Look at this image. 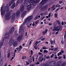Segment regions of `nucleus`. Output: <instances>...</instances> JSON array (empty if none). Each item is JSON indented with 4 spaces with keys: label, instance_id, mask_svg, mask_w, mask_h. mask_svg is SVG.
Returning <instances> with one entry per match:
<instances>
[{
    "label": "nucleus",
    "instance_id": "45",
    "mask_svg": "<svg viewBox=\"0 0 66 66\" xmlns=\"http://www.w3.org/2000/svg\"><path fill=\"white\" fill-rule=\"evenodd\" d=\"M3 65V63H0V66H2V65Z\"/></svg>",
    "mask_w": 66,
    "mask_h": 66
},
{
    "label": "nucleus",
    "instance_id": "4",
    "mask_svg": "<svg viewBox=\"0 0 66 66\" xmlns=\"http://www.w3.org/2000/svg\"><path fill=\"white\" fill-rule=\"evenodd\" d=\"M62 26H60L57 27H54V29H53L52 31H59V30L60 31L62 30Z\"/></svg>",
    "mask_w": 66,
    "mask_h": 66
},
{
    "label": "nucleus",
    "instance_id": "34",
    "mask_svg": "<svg viewBox=\"0 0 66 66\" xmlns=\"http://www.w3.org/2000/svg\"><path fill=\"white\" fill-rule=\"evenodd\" d=\"M56 7H61V6L59 4H57V5H56L55 6Z\"/></svg>",
    "mask_w": 66,
    "mask_h": 66
},
{
    "label": "nucleus",
    "instance_id": "39",
    "mask_svg": "<svg viewBox=\"0 0 66 66\" xmlns=\"http://www.w3.org/2000/svg\"><path fill=\"white\" fill-rule=\"evenodd\" d=\"M54 50V49L53 48H50L49 49V51H52Z\"/></svg>",
    "mask_w": 66,
    "mask_h": 66
},
{
    "label": "nucleus",
    "instance_id": "6",
    "mask_svg": "<svg viewBox=\"0 0 66 66\" xmlns=\"http://www.w3.org/2000/svg\"><path fill=\"white\" fill-rule=\"evenodd\" d=\"M56 64L55 62L54 61H51L50 62V66H55Z\"/></svg>",
    "mask_w": 66,
    "mask_h": 66
},
{
    "label": "nucleus",
    "instance_id": "29",
    "mask_svg": "<svg viewBox=\"0 0 66 66\" xmlns=\"http://www.w3.org/2000/svg\"><path fill=\"white\" fill-rule=\"evenodd\" d=\"M56 22L58 24H61V22L59 20H57L56 21Z\"/></svg>",
    "mask_w": 66,
    "mask_h": 66
},
{
    "label": "nucleus",
    "instance_id": "20",
    "mask_svg": "<svg viewBox=\"0 0 66 66\" xmlns=\"http://www.w3.org/2000/svg\"><path fill=\"white\" fill-rule=\"evenodd\" d=\"M41 42V41H36V43L35 44V45L36 46L37 45V44H39Z\"/></svg>",
    "mask_w": 66,
    "mask_h": 66
},
{
    "label": "nucleus",
    "instance_id": "18",
    "mask_svg": "<svg viewBox=\"0 0 66 66\" xmlns=\"http://www.w3.org/2000/svg\"><path fill=\"white\" fill-rule=\"evenodd\" d=\"M26 13H27V11H24L22 14V17H24L26 14Z\"/></svg>",
    "mask_w": 66,
    "mask_h": 66
},
{
    "label": "nucleus",
    "instance_id": "59",
    "mask_svg": "<svg viewBox=\"0 0 66 66\" xmlns=\"http://www.w3.org/2000/svg\"><path fill=\"white\" fill-rule=\"evenodd\" d=\"M36 64H37V65H38V64H39V62H37Z\"/></svg>",
    "mask_w": 66,
    "mask_h": 66
},
{
    "label": "nucleus",
    "instance_id": "62",
    "mask_svg": "<svg viewBox=\"0 0 66 66\" xmlns=\"http://www.w3.org/2000/svg\"><path fill=\"white\" fill-rule=\"evenodd\" d=\"M44 13H42L41 14V16H43V15H44Z\"/></svg>",
    "mask_w": 66,
    "mask_h": 66
},
{
    "label": "nucleus",
    "instance_id": "2",
    "mask_svg": "<svg viewBox=\"0 0 66 66\" xmlns=\"http://www.w3.org/2000/svg\"><path fill=\"white\" fill-rule=\"evenodd\" d=\"M33 18V16L32 15H30L28 17V18L24 20V22L22 24V25L24 26L26 24V23H27V21H30L31 20H32Z\"/></svg>",
    "mask_w": 66,
    "mask_h": 66
},
{
    "label": "nucleus",
    "instance_id": "10",
    "mask_svg": "<svg viewBox=\"0 0 66 66\" xmlns=\"http://www.w3.org/2000/svg\"><path fill=\"white\" fill-rule=\"evenodd\" d=\"M42 57H43V55L40 56L39 58V61L40 62H42L44 59V58H43L42 59Z\"/></svg>",
    "mask_w": 66,
    "mask_h": 66
},
{
    "label": "nucleus",
    "instance_id": "33",
    "mask_svg": "<svg viewBox=\"0 0 66 66\" xmlns=\"http://www.w3.org/2000/svg\"><path fill=\"white\" fill-rule=\"evenodd\" d=\"M15 16H13L12 17V20H13V21H14V20H15Z\"/></svg>",
    "mask_w": 66,
    "mask_h": 66
},
{
    "label": "nucleus",
    "instance_id": "36",
    "mask_svg": "<svg viewBox=\"0 0 66 66\" xmlns=\"http://www.w3.org/2000/svg\"><path fill=\"white\" fill-rule=\"evenodd\" d=\"M10 53H9L8 54L7 57H8V58H9V57H10Z\"/></svg>",
    "mask_w": 66,
    "mask_h": 66
},
{
    "label": "nucleus",
    "instance_id": "9",
    "mask_svg": "<svg viewBox=\"0 0 66 66\" xmlns=\"http://www.w3.org/2000/svg\"><path fill=\"white\" fill-rule=\"evenodd\" d=\"M3 9V5H2V6L1 7V10L2 11H1V14L2 15H4V14H5V11L4 10H2Z\"/></svg>",
    "mask_w": 66,
    "mask_h": 66
},
{
    "label": "nucleus",
    "instance_id": "24",
    "mask_svg": "<svg viewBox=\"0 0 66 66\" xmlns=\"http://www.w3.org/2000/svg\"><path fill=\"white\" fill-rule=\"evenodd\" d=\"M19 14H20V11L19 10L16 12V15L17 16H18L19 15Z\"/></svg>",
    "mask_w": 66,
    "mask_h": 66
},
{
    "label": "nucleus",
    "instance_id": "23",
    "mask_svg": "<svg viewBox=\"0 0 66 66\" xmlns=\"http://www.w3.org/2000/svg\"><path fill=\"white\" fill-rule=\"evenodd\" d=\"M46 7H40V10H44L45 9V8H46Z\"/></svg>",
    "mask_w": 66,
    "mask_h": 66
},
{
    "label": "nucleus",
    "instance_id": "43",
    "mask_svg": "<svg viewBox=\"0 0 66 66\" xmlns=\"http://www.w3.org/2000/svg\"><path fill=\"white\" fill-rule=\"evenodd\" d=\"M43 49H47V48L46 47H42Z\"/></svg>",
    "mask_w": 66,
    "mask_h": 66
},
{
    "label": "nucleus",
    "instance_id": "21",
    "mask_svg": "<svg viewBox=\"0 0 66 66\" xmlns=\"http://www.w3.org/2000/svg\"><path fill=\"white\" fill-rule=\"evenodd\" d=\"M13 45L14 46H16L17 45V43L16 41H15L13 43Z\"/></svg>",
    "mask_w": 66,
    "mask_h": 66
},
{
    "label": "nucleus",
    "instance_id": "38",
    "mask_svg": "<svg viewBox=\"0 0 66 66\" xmlns=\"http://www.w3.org/2000/svg\"><path fill=\"white\" fill-rule=\"evenodd\" d=\"M34 47L35 49H37L38 48V47H36V46L35 45Z\"/></svg>",
    "mask_w": 66,
    "mask_h": 66
},
{
    "label": "nucleus",
    "instance_id": "48",
    "mask_svg": "<svg viewBox=\"0 0 66 66\" xmlns=\"http://www.w3.org/2000/svg\"><path fill=\"white\" fill-rule=\"evenodd\" d=\"M46 59H50V56H48L47 57H46Z\"/></svg>",
    "mask_w": 66,
    "mask_h": 66
},
{
    "label": "nucleus",
    "instance_id": "14",
    "mask_svg": "<svg viewBox=\"0 0 66 66\" xmlns=\"http://www.w3.org/2000/svg\"><path fill=\"white\" fill-rule=\"evenodd\" d=\"M60 63V61H59L57 62V66H64L65 65V63H64L62 64V65H59Z\"/></svg>",
    "mask_w": 66,
    "mask_h": 66
},
{
    "label": "nucleus",
    "instance_id": "35",
    "mask_svg": "<svg viewBox=\"0 0 66 66\" xmlns=\"http://www.w3.org/2000/svg\"><path fill=\"white\" fill-rule=\"evenodd\" d=\"M53 57H54V54H53L50 57L51 58H52Z\"/></svg>",
    "mask_w": 66,
    "mask_h": 66
},
{
    "label": "nucleus",
    "instance_id": "44",
    "mask_svg": "<svg viewBox=\"0 0 66 66\" xmlns=\"http://www.w3.org/2000/svg\"><path fill=\"white\" fill-rule=\"evenodd\" d=\"M62 58V56H60L58 57V59H61Z\"/></svg>",
    "mask_w": 66,
    "mask_h": 66
},
{
    "label": "nucleus",
    "instance_id": "19",
    "mask_svg": "<svg viewBox=\"0 0 66 66\" xmlns=\"http://www.w3.org/2000/svg\"><path fill=\"white\" fill-rule=\"evenodd\" d=\"M47 31H48V29H46L45 31H43V35H45V34L47 33Z\"/></svg>",
    "mask_w": 66,
    "mask_h": 66
},
{
    "label": "nucleus",
    "instance_id": "31",
    "mask_svg": "<svg viewBox=\"0 0 66 66\" xmlns=\"http://www.w3.org/2000/svg\"><path fill=\"white\" fill-rule=\"evenodd\" d=\"M43 52L44 53H47L48 52V51L46 50H45Z\"/></svg>",
    "mask_w": 66,
    "mask_h": 66
},
{
    "label": "nucleus",
    "instance_id": "16",
    "mask_svg": "<svg viewBox=\"0 0 66 66\" xmlns=\"http://www.w3.org/2000/svg\"><path fill=\"white\" fill-rule=\"evenodd\" d=\"M13 39H11L10 40V42H9V45L10 46H12V45H13V43H12V42H13Z\"/></svg>",
    "mask_w": 66,
    "mask_h": 66
},
{
    "label": "nucleus",
    "instance_id": "15",
    "mask_svg": "<svg viewBox=\"0 0 66 66\" xmlns=\"http://www.w3.org/2000/svg\"><path fill=\"white\" fill-rule=\"evenodd\" d=\"M33 62H34V61H35V59L34 57H33L32 58H31L29 60V61L30 63H32V59H33Z\"/></svg>",
    "mask_w": 66,
    "mask_h": 66
},
{
    "label": "nucleus",
    "instance_id": "30",
    "mask_svg": "<svg viewBox=\"0 0 66 66\" xmlns=\"http://www.w3.org/2000/svg\"><path fill=\"white\" fill-rule=\"evenodd\" d=\"M16 49H17V51H20L21 50V49L19 47H17L16 48Z\"/></svg>",
    "mask_w": 66,
    "mask_h": 66
},
{
    "label": "nucleus",
    "instance_id": "54",
    "mask_svg": "<svg viewBox=\"0 0 66 66\" xmlns=\"http://www.w3.org/2000/svg\"><path fill=\"white\" fill-rule=\"evenodd\" d=\"M57 49H58L57 48H55L54 50V51H57Z\"/></svg>",
    "mask_w": 66,
    "mask_h": 66
},
{
    "label": "nucleus",
    "instance_id": "55",
    "mask_svg": "<svg viewBox=\"0 0 66 66\" xmlns=\"http://www.w3.org/2000/svg\"><path fill=\"white\" fill-rule=\"evenodd\" d=\"M63 58L64 59H66V57L65 56V55H63Z\"/></svg>",
    "mask_w": 66,
    "mask_h": 66
},
{
    "label": "nucleus",
    "instance_id": "63",
    "mask_svg": "<svg viewBox=\"0 0 66 66\" xmlns=\"http://www.w3.org/2000/svg\"><path fill=\"white\" fill-rule=\"evenodd\" d=\"M49 17H50V13H49L48 14Z\"/></svg>",
    "mask_w": 66,
    "mask_h": 66
},
{
    "label": "nucleus",
    "instance_id": "5",
    "mask_svg": "<svg viewBox=\"0 0 66 66\" xmlns=\"http://www.w3.org/2000/svg\"><path fill=\"white\" fill-rule=\"evenodd\" d=\"M48 0H43L39 4V5H43Z\"/></svg>",
    "mask_w": 66,
    "mask_h": 66
},
{
    "label": "nucleus",
    "instance_id": "42",
    "mask_svg": "<svg viewBox=\"0 0 66 66\" xmlns=\"http://www.w3.org/2000/svg\"><path fill=\"white\" fill-rule=\"evenodd\" d=\"M37 18H38V16L37 15L35 17V20H36L37 19Z\"/></svg>",
    "mask_w": 66,
    "mask_h": 66
},
{
    "label": "nucleus",
    "instance_id": "11",
    "mask_svg": "<svg viewBox=\"0 0 66 66\" xmlns=\"http://www.w3.org/2000/svg\"><path fill=\"white\" fill-rule=\"evenodd\" d=\"M14 27H12L10 31V34H12L13 33V32H14Z\"/></svg>",
    "mask_w": 66,
    "mask_h": 66
},
{
    "label": "nucleus",
    "instance_id": "13",
    "mask_svg": "<svg viewBox=\"0 0 66 66\" xmlns=\"http://www.w3.org/2000/svg\"><path fill=\"white\" fill-rule=\"evenodd\" d=\"M20 11L21 12H22L24 11V7L23 5H21V6Z\"/></svg>",
    "mask_w": 66,
    "mask_h": 66
},
{
    "label": "nucleus",
    "instance_id": "28",
    "mask_svg": "<svg viewBox=\"0 0 66 66\" xmlns=\"http://www.w3.org/2000/svg\"><path fill=\"white\" fill-rule=\"evenodd\" d=\"M54 17L55 18H57V13H55L54 14Z\"/></svg>",
    "mask_w": 66,
    "mask_h": 66
},
{
    "label": "nucleus",
    "instance_id": "49",
    "mask_svg": "<svg viewBox=\"0 0 66 66\" xmlns=\"http://www.w3.org/2000/svg\"><path fill=\"white\" fill-rule=\"evenodd\" d=\"M55 7V5H53L52 7V9H53V8H54Z\"/></svg>",
    "mask_w": 66,
    "mask_h": 66
},
{
    "label": "nucleus",
    "instance_id": "26",
    "mask_svg": "<svg viewBox=\"0 0 66 66\" xmlns=\"http://www.w3.org/2000/svg\"><path fill=\"white\" fill-rule=\"evenodd\" d=\"M39 20L36 21L35 22V25H36V24H37L39 23Z\"/></svg>",
    "mask_w": 66,
    "mask_h": 66
},
{
    "label": "nucleus",
    "instance_id": "52",
    "mask_svg": "<svg viewBox=\"0 0 66 66\" xmlns=\"http://www.w3.org/2000/svg\"><path fill=\"white\" fill-rule=\"evenodd\" d=\"M19 48H20V49H21L22 48V46H21V45L20 46Z\"/></svg>",
    "mask_w": 66,
    "mask_h": 66
},
{
    "label": "nucleus",
    "instance_id": "60",
    "mask_svg": "<svg viewBox=\"0 0 66 66\" xmlns=\"http://www.w3.org/2000/svg\"><path fill=\"white\" fill-rule=\"evenodd\" d=\"M15 54L14 53L13 54V57H15Z\"/></svg>",
    "mask_w": 66,
    "mask_h": 66
},
{
    "label": "nucleus",
    "instance_id": "64",
    "mask_svg": "<svg viewBox=\"0 0 66 66\" xmlns=\"http://www.w3.org/2000/svg\"><path fill=\"white\" fill-rule=\"evenodd\" d=\"M7 65V63H6L4 65V66H6Z\"/></svg>",
    "mask_w": 66,
    "mask_h": 66
},
{
    "label": "nucleus",
    "instance_id": "61",
    "mask_svg": "<svg viewBox=\"0 0 66 66\" xmlns=\"http://www.w3.org/2000/svg\"><path fill=\"white\" fill-rule=\"evenodd\" d=\"M55 32H52V34H53V35H54V34H55Z\"/></svg>",
    "mask_w": 66,
    "mask_h": 66
},
{
    "label": "nucleus",
    "instance_id": "12",
    "mask_svg": "<svg viewBox=\"0 0 66 66\" xmlns=\"http://www.w3.org/2000/svg\"><path fill=\"white\" fill-rule=\"evenodd\" d=\"M32 7V6H31V4H30L27 7V10L28 11H30V10H31V8Z\"/></svg>",
    "mask_w": 66,
    "mask_h": 66
},
{
    "label": "nucleus",
    "instance_id": "7",
    "mask_svg": "<svg viewBox=\"0 0 66 66\" xmlns=\"http://www.w3.org/2000/svg\"><path fill=\"white\" fill-rule=\"evenodd\" d=\"M23 37V36L22 35L19 36L17 38V40L18 42L21 41L22 38Z\"/></svg>",
    "mask_w": 66,
    "mask_h": 66
},
{
    "label": "nucleus",
    "instance_id": "53",
    "mask_svg": "<svg viewBox=\"0 0 66 66\" xmlns=\"http://www.w3.org/2000/svg\"><path fill=\"white\" fill-rule=\"evenodd\" d=\"M61 43H62V44H64V41L63 40H62L61 41Z\"/></svg>",
    "mask_w": 66,
    "mask_h": 66
},
{
    "label": "nucleus",
    "instance_id": "58",
    "mask_svg": "<svg viewBox=\"0 0 66 66\" xmlns=\"http://www.w3.org/2000/svg\"><path fill=\"white\" fill-rule=\"evenodd\" d=\"M14 59V58L13 57H12L11 59V60L12 61V60H13V59Z\"/></svg>",
    "mask_w": 66,
    "mask_h": 66
},
{
    "label": "nucleus",
    "instance_id": "8",
    "mask_svg": "<svg viewBox=\"0 0 66 66\" xmlns=\"http://www.w3.org/2000/svg\"><path fill=\"white\" fill-rule=\"evenodd\" d=\"M4 36H3L2 37V39L1 40L0 42V48H1L2 47V46L3 45V42L4 40Z\"/></svg>",
    "mask_w": 66,
    "mask_h": 66
},
{
    "label": "nucleus",
    "instance_id": "57",
    "mask_svg": "<svg viewBox=\"0 0 66 66\" xmlns=\"http://www.w3.org/2000/svg\"><path fill=\"white\" fill-rule=\"evenodd\" d=\"M38 53L39 55H42V53L40 52H39V53Z\"/></svg>",
    "mask_w": 66,
    "mask_h": 66
},
{
    "label": "nucleus",
    "instance_id": "17",
    "mask_svg": "<svg viewBox=\"0 0 66 66\" xmlns=\"http://www.w3.org/2000/svg\"><path fill=\"white\" fill-rule=\"evenodd\" d=\"M5 39H9V35L7 34H6L5 35Z\"/></svg>",
    "mask_w": 66,
    "mask_h": 66
},
{
    "label": "nucleus",
    "instance_id": "50",
    "mask_svg": "<svg viewBox=\"0 0 66 66\" xmlns=\"http://www.w3.org/2000/svg\"><path fill=\"white\" fill-rule=\"evenodd\" d=\"M19 0L18 1L16 2V5L17 4H19Z\"/></svg>",
    "mask_w": 66,
    "mask_h": 66
},
{
    "label": "nucleus",
    "instance_id": "25",
    "mask_svg": "<svg viewBox=\"0 0 66 66\" xmlns=\"http://www.w3.org/2000/svg\"><path fill=\"white\" fill-rule=\"evenodd\" d=\"M14 1H15V0H12L11 2H9V6H11V4L12 3V2H14Z\"/></svg>",
    "mask_w": 66,
    "mask_h": 66
},
{
    "label": "nucleus",
    "instance_id": "46",
    "mask_svg": "<svg viewBox=\"0 0 66 66\" xmlns=\"http://www.w3.org/2000/svg\"><path fill=\"white\" fill-rule=\"evenodd\" d=\"M33 40H31L29 42V45H30L32 43L31 42Z\"/></svg>",
    "mask_w": 66,
    "mask_h": 66
},
{
    "label": "nucleus",
    "instance_id": "51",
    "mask_svg": "<svg viewBox=\"0 0 66 66\" xmlns=\"http://www.w3.org/2000/svg\"><path fill=\"white\" fill-rule=\"evenodd\" d=\"M45 38H43L42 39H41V40H42V41H43V40H45Z\"/></svg>",
    "mask_w": 66,
    "mask_h": 66
},
{
    "label": "nucleus",
    "instance_id": "56",
    "mask_svg": "<svg viewBox=\"0 0 66 66\" xmlns=\"http://www.w3.org/2000/svg\"><path fill=\"white\" fill-rule=\"evenodd\" d=\"M31 54L32 55L33 54V51L32 50L31 51Z\"/></svg>",
    "mask_w": 66,
    "mask_h": 66
},
{
    "label": "nucleus",
    "instance_id": "22",
    "mask_svg": "<svg viewBox=\"0 0 66 66\" xmlns=\"http://www.w3.org/2000/svg\"><path fill=\"white\" fill-rule=\"evenodd\" d=\"M51 43L52 45H53L55 44V41H53L52 40H51Z\"/></svg>",
    "mask_w": 66,
    "mask_h": 66
},
{
    "label": "nucleus",
    "instance_id": "47",
    "mask_svg": "<svg viewBox=\"0 0 66 66\" xmlns=\"http://www.w3.org/2000/svg\"><path fill=\"white\" fill-rule=\"evenodd\" d=\"M60 9V8H58L57 9H56V10L55 11V12H57V11H59V10Z\"/></svg>",
    "mask_w": 66,
    "mask_h": 66
},
{
    "label": "nucleus",
    "instance_id": "1",
    "mask_svg": "<svg viewBox=\"0 0 66 66\" xmlns=\"http://www.w3.org/2000/svg\"><path fill=\"white\" fill-rule=\"evenodd\" d=\"M5 9L6 12L7 14L5 16L4 18L6 20H9L11 17H10L9 15L10 14V12H9L8 11L9 10V5H7L5 6Z\"/></svg>",
    "mask_w": 66,
    "mask_h": 66
},
{
    "label": "nucleus",
    "instance_id": "27",
    "mask_svg": "<svg viewBox=\"0 0 66 66\" xmlns=\"http://www.w3.org/2000/svg\"><path fill=\"white\" fill-rule=\"evenodd\" d=\"M15 3H14L12 6V9H14L15 7Z\"/></svg>",
    "mask_w": 66,
    "mask_h": 66
},
{
    "label": "nucleus",
    "instance_id": "37",
    "mask_svg": "<svg viewBox=\"0 0 66 66\" xmlns=\"http://www.w3.org/2000/svg\"><path fill=\"white\" fill-rule=\"evenodd\" d=\"M26 57H27L26 56L24 57L23 56H22V59H23V60H24V59L26 60V59H25V58H26Z\"/></svg>",
    "mask_w": 66,
    "mask_h": 66
},
{
    "label": "nucleus",
    "instance_id": "3",
    "mask_svg": "<svg viewBox=\"0 0 66 66\" xmlns=\"http://www.w3.org/2000/svg\"><path fill=\"white\" fill-rule=\"evenodd\" d=\"M40 0H36L35 2L34 0H29L28 2L31 4L33 5H35L36 4L35 3H38Z\"/></svg>",
    "mask_w": 66,
    "mask_h": 66
},
{
    "label": "nucleus",
    "instance_id": "40",
    "mask_svg": "<svg viewBox=\"0 0 66 66\" xmlns=\"http://www.w3.org/2000/svg\"><path fill=\"white\" fill-rule=\"evenodd\" d=\"M27 0H24V4H26L27 3Z\"/></svg>",
    "mask_w": 66,
    "mask_h": 66
},
{
    "label": "nucleus",
    "instance_id": "41",
    "mask_svg": "<svg viewBox=\"0 0 66 66\" xmlns=\"http://www.w3.org/2000/svg\"><path fill=\"white\" fill-rule=\"evenodd\" d=\"M32 26H35V22H33V23L32 25Z\"/></svg>",
    "mask_w": 66,
    "mask_h": 66
},
{
    "label": "nucleus",
    "instance_id": "32",
    "mask_svg": "<svg viewBox=\"0 0 66 66\" xmlns=\"http://www.w3.org/2000/svg\"><path fill=\"white\" fill-rule=\"evenodd\" d=\"M48 13V11H46L44 13V15H46Z\"/></svg>",
    "mask_w": 66,
    "mask_h": 66
}]
</instances>
